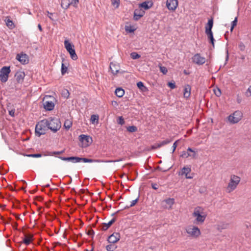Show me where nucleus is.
<instances>
[{
    "instance_id": "f257e3e1",
    "label": "nucleus",
    "mask_w": 251,
    "mask_h": 251,
    "mask_svg": "<svg viewBox=\"0 0 251 251\" xmlns=\"http://www.w3.org/2000/svg\"><path fill=\"white\" fill-rule=\"evenodd\" d=\"M192 215L195 218L194 223L197 225L203 224L207 216L204 209L200 206H197L194 208Z\"/></svg>"
},
{
    "instance_id": "f03ea898",
    "label": "nucleus",
    "mask_w": 251,
    "mask_h": 251,
    "mask_svg": "<svg viewBox=\"0 0 251 251\" xmlns=\"http://www.w3.org/2000/svg\"><path fill=\"white\" fill-rule=\"evenodd\" d=\"M48 128L55 133L60 129L61 127V123L58 118L50 117L47 119Z\"/></svg>"
},
{
    "instance_id": "7ed1b4c3",
    "label": "nucleus",
    "mask_w": 251,
    "mask_h": 251,
    "mask_svg": "<svg viewBox=\"0 0 251 251\" xmlns=\"http://www.w3.org/2000/svg\"><path fill=\"white\" fill-rule=\"evenodd\" d=\"M59 158L63 161H71L72 163H75L82 161L84 163H93L94 162H100V161L93 160V159H88L86 158H82L77 156H71V157H62L59 156Z\"/></svg>"
},
{
    "instance_id": "20e7f679",
    "label": "nucleus",
    "mask_w": 251,
    "mask_h": 251,
    "mask_svg": "<svg viewBox=\"0 0 251 251\" xmlns=\"http://www.w3.org/2000/svg\"><path fill=\"white\" fill-rule=\"evenodd\" d=\"M48 129L47 120H42L39 122L35 126V134L38 137L46 133L47 130Z\"/></svg>"
},
{
    "instance_id": "39448f33",
    "label": "nucleus",
    "mask_w": 251,
    "mask_h": 251,
    "mask_svg": "<svg viewBox=\"0 0 251 251\" xmlns=\"http://www.w3.org/2000/svg\"><path fill=\"white\" fill-rule=\"evenodd\" d=\"M240 181V178L235 175H232L230 177L229 182L226 188L228 193H230L235 190Z\"/></svg>"
},
{
    "instance_id": "423d86ee",
    "label": "nucleus",
    "mask_w": 251,
    "mask_h": 251,
    "mask_svg": "<svg viewBox=\"0 0 251 251\" xmlns=\"http://www.w3.org/2000/svg\"><path fill=\"white\" fill-rule=\"evenodd\" d=\"M186 233L191 237L198 238L201 234L200 228L194 225L188 226L186 229Z\"/></svg>"
},
{
    "instance_id": "0eeeda50",
    "label": "nucleus",
    "mask_w": 251,
    "mask_h": 251,
    "mask_svg": "<svg viewBox=\"0 0 251 251\" xmlns=\"http://www.w3.org/2000/svg\"><path fill=\"white\" fill-rule=\"evenodd\" d=\"M54 98L51 96H46L43 100L44 107L48 111H51L54 107L53 100Z\"/></svg>"
},
{
    "instance_id": "6e6552de",
    "label": "nucleus",
    "mask_w": 251,
    "mask_h": 251,
    "mask_svg": "<svg viewBox=\"0 0 251 251\" xmlns=\"http://www.w3.org/2000/svg\"><path fill=\"white\" fill-rule=\"evenodd\" d=\"M64 46L67 51L70 53L71 58L74 60H76L77 56L74 49V46L68 40H65Z\"/></svg>"
},
{
    "instance_id": "1a4fd4ad",
    "label": "nucleus",
    "mask_w": 251,
    "mask_h": 251,
    "mask_svg": "<svg viewBox=\"0 0 251 251\" xmlns=\"http://www.w3.org/2000/svg\"><path fill=\"white\" fill-rule=\"evenodd\" d=\"M242 113L237 110L228 117V120L230 123L234 124L238 123L242 119Z\"/></svg>"
},
{
    "instance_id": "9d476101",
    "label": "nucleus",
    "mask_w": 251,
    "mask_h": 251,
    "mask_svg": "<svg viewBox=\"0 0 251 251\" xmlns=\"http://www.w3.org/2000/svg\"><path fill=\"white\" fill-rule=\"evenodd\" d=\"M10 73V67H3L0 71V79L2 82H6Z\"/></svg>"
},
{
    "instance_id": "9b49d317",
    "label": "nucleus",
    "mask_w": 251,
    "mask_h": 251,
    "mask_svg": "<svg viewBox=\"0 0 251 251\" xmlns=\"http://www.w3.org/2000/svg\"><path fill=\"white\" fill-rule=\"evenodd\" d=\"M80 142L82 143L83 147H87L92 142V139L89 136L81 134L79 136Z\"/></svg>"
},
{
    "instance_id": "f8f14e48",
    "label": "nucleus",
    "mask_w": 251,
    "mask_h": 251,
    "mask_svg": "<svg viewBox=\"0 0 251 251\" xmlns=\"http://www.w3.org/2000/svg\"><path fill=\"white\" fill-rule=\"evenodd\" d=\"M197 155L196 152L193 150V149L191 148H188L187 149V151H183L182 152L180 157L184 158H187L188 157H191L193 158H196Z\"/></svg>"
},
{
    "instance_id": "ddd939ff",
    "label": "nucleus",
    "mask_w": 251,
    "mask_h": 251,
    "mask_svg": "<svg viewBox=\"0 0 251 251\" xmlns=\"http://www.w3.org/2000/svg\"><path fill=\"white\" fill-rule=\"evenodd\" d=\"M192 61L198 65H202L205 62V58L201 56L199 53H197L192 57Z\"/></svg>"
},
{
    "instance_id": "4468645a",
    "label": "nucleus",
    "mask_w": 251,
    "mask_h": 251,
    "mask_svg": "<svg viewBox=\"0 0 251 251\" xmlns=\"http://www.w3.org/2000/svg\"><path fill=\"white\" fill-rule=\"evenodd\" d=\"M166 6L170 10L175 11L178 6L177 0H167Z\"/></svg>"
},
{
    "instance_id": "2eb2a0df",
    "label": "nucleus",
    "mask_w": 251,
    "mask_h": 251,
    "mask_svg": "<svg viewBox=\"0 0 251 251\" xmlns=\"http://www.w3.org/2000/svg\"><path fill=\"white\" fill-rule=\"evenodd\" d=\"M120 239V235L118 232H114L108 238V241L110 243L114 244L117 243Z\"/></svg>"
},
{
    "instance_id": "dca6fc26",
    "label": "nucleus",
    "mask_w": 251,
    "mask_h": 251,
    "mask_svg": "<svg viewBox=\"0 0 251 251\" xmlns=\"http://www.w3.org/2000/svg\"><path fill=\"white\" fill-rule=\"evenodd\" d=\"M16 59L22 64H26L28 63V56L26 54H18Z\"/></svg>"
},
{
    "instance_id": "f3484780",
    "label": "nucleus",
    "mask_w": 251,
    "mask_h": 251,
    "mask_svg": "<svg viewBox=\"0 0 251 251\" xmlns=\"http://www.w3.org/2000/svg\"><path fill=\"white\" fill-rule=\"evenodd\" d=\"M191 169L189 167H184L182 169L181 172L179 173V175L185 176L186 178L191 179L193 176H189L188 174L191 172Z\"/></svg>"
},
{
    "instance_id": "a211bd4d",
    "label": "nucleus",
    "mask_w": 251,
    "mask_h": 251,
    "mask_svg": "<svg viewBox=\"0 0 251 251\" xmlns=\"http://www.w3.org/2000/svg\"><path fill=\"white\" fill-rule=\"evenodd\" d=\"M145 14V12L144 11L141 10V9H135L134 12V16L133 19L135 21H138Z\"/></svg>"
},
{
    "instance_id": "6ab92c4d",
    "label": "nucleus",
    "mask_w": 251,
    "mask_h": 251,
    "mask_svg": "<svg viewBox=\"0 0 251 251\" xmlns=\"http://www.w3.org/2000/svg\"><path fill=\"white\" fill-rule=\"evenodd\" d=\"M139 7L143 8L145 10H148L153 5V2L151 0L144 1L139 4Z\"/></svg>"
},
{
    "instance_id": "aec40b11",
    "label": "nucleus",
    "mask_w": 251,
    "mask_h": 251,
    "mask_svg": "<svg viewBox=\"0 0 251 251\" xmlns=\"http://www.w3.org/2000/svg\"><path fill=\"white\" fill-rule=\"evenodd\" d=\"M109 67L112 73L114 75L117 74L119 71L120 66L117 64L111 63Z\"/></svg>"
},
{
    "instance_id": "412c9836",
    "label": "nucleus",
    "mask_w": 251,
    "mask_h": 251,
    "mask_svg": "<svg viewBox=\"0 0 251 251\" xmlns=\"http://www.w3.org/2000/svg\"><path fill=\"white\" fill-rule=\"evenodd\" d=\"M25 76V74L24 72L22 71H18L15 75L16 79L18 82H22Z\"/></svg>"
},
{
    "instance_id": "4be33fe9",
    "label": "nucleus",
    "mask_w": 251,
    "mask_h": 251,
    "mask_svg": "<svg viewBox=\"0 0 251 251\" xmlns=\"http://www.w3.org/2000/svg\"><path fill=\"white\" fill-rule=\"evenodd\" d=\"M164 202L166 203V205L164 207L168 209H171L172 208L173 205L175 203V200L173 198H169L164 201Z\"/></svg>"
},
{
    "instance_id": "5701e85b",
    "label": "nucleus",
    "mask_w": 251,
    "mask_h": 251,
    "mask_svg": "<svg viewBox=\"0 0 251 251\" xmlns=\"http://www.w3.org/2000/svg\"><path fill=\"white\" fill-rule=\"evenodd\" d=\"M171 140L169 139H166L164 141H163L159 143L156 144L152 146V148L153 149H156L163 146L165 145L168 144V143L171 142Z\"/></svg>"
},
{
    "instance_id": "b1692460",
    "label": "nucleus",
    "mask_w": 251,
    "mask_h": 251,
    "mask_svg": "<svg viewBox=\"0 0 251 251\" xmlns=\"http://www.w3.org/2000/svg\"><path fill=\"white\" fill-rule=\"evenodd\" d=\"M5 22L6 26L10 29L15 28V26L13 21L10 19L9 17L7 16L5 18Z\"/></svg>"
},
{
    "instance_id": "393cba45",
    "label": "nucleus",
    "mask_w": 251,
    "mask_h": 251,
    "mask_svg": "<svg viewBox=\"0 0 251 251\" xmlns=\"http://www.w3.org/2000/svg\"><path fill=\"white\" fill-rule=\"evenodd\" d=\"M62 64H61V74L62 75H65L67 72L68 70V64L66 63H65V59L62 58Z\"/></svg>"
},
{
    "instance_id": "a878e982",
    "label": "nucleus",
    "mask_w": 251,
    "mask_h": 251,
    "mask_svg": "<svg viewBox=\"0 0 251 251\" xmlns=\"http://www.w3.org/2000/svg\"><path fill=\"white\" fill-rule=\"evenodd\" d=\"M115 222V219H112L108 223L103 224L101 229L103 230H107L114 222Z\"/></svg>"
},
{
    "instance_id": "bb28decb",
    "label": "nucleus",
    "mask_w": 251,
    "mask_h": 251,
    "mask_svg": "<svg viewBox=\"0 0 251 251\" xmlns=\"http://www.w3.org/2000/svg\"><path fill=\"white\" fill-rule=\"evenodd\" d=\"M191 94V87L190 85H186L184 89L183 95L185 98H188Z\"/></svg>"
},
{
    "instance_id": "cd10ccee",
    "label": "nucleus",
    "mask_w": 251,
    "mask_h": 251,
    "mask_svg": "<svg viewBox=\"0 0 251 251\" xmlns=\"http://www.w3.org/2000/svg\"><path fill=\"white\" fill-rule=\"evenodd\" d=\"M205 33L207 34L208 38L210 40V42L212 44L213 47H214V39L212 31H205Z\"/></svg>"
},
{
    "instance_id": "c85d7f7f",
    "label": "nucleus",
    "mask_w": 251,
    "mask_h": 251,
    "mask_svg": "<svg viewBox=\"0 0 251 251\" xmlns=\"http://www.w3.org/2000/svg\"><path fill=\"white\" fill-rule=\"evenodd\" d=\"M213 25V20L212 18L209 19L208 21V23L206 24L205 26V31H212V28Z\"/></svg>"
},
{
    "instance_id": "c756f323",
    "label": "nucleus",
    "mask_w": 251,
    "mask_h": 251,
    "mask_svg": "<svg viewBox=\"0 0 251 251\" xmlns=\"http://www.w3.org/2000/svg\"><path fill=\"white\" fill-rule=\"evenodd\" d=\"M115 93L117 97L121 98L124 95L125 91L122 88H118L116 89Z\"/></svg>"
},
{
    "instance_id": "7c9ffc66",
    "label": "nucleus",
    "mask_w": 251,
    "mask_h": 251,
    "mask_svg": "<svg viewBox=\"0 0 251 251\" xmlns=\"http://www.w3.org/2000/svg\"><path fill=\"white\" fill-rule=\"evenodd\" d=\"M32 235H30L29 236L26 235L23 240V243L26 245H28L32 240Z\"/></svg>"
},
{
    "instance_id": "2f4dec72",
    "label": "nucleus",
    "mask_w": 251,
    "mask_h": 251,
    "mask_svg": "<svg viewBox=\"0 0 251 251\" xmlns=\"http://www.w3.org/2000/svg\"><path fill=\"white\" fill-rule=\"evenodd\" d=\"M62 97L65 99H68L69 97L70 93L67 89H63L61 92Z\"/></svg>"
},
{
    "instance_id": "473e14b6",
    "label": "nucleus",
    "mask_w": 251,
    "mask_h": 251,
    "mask_svg": "<svg viewBox=\"0 0 251 251\" xmlns=\"http://www.w3.org/2000/svg\"><path fill=\"white\" fill-rule=\"evenodd\" d=\"M72 126V122L69 120H65L64 126L66 129H69Z\"/></svg>"
},
{
    "instance_id": "72a5a7b5",
    "label": "nucleus",
    "mask_w": 251,
    "mask_h": 251,
    "mask_svg": "<svg viewBox=\"0 0 251 251\" xmlns=\"http://www.w3.org/2000/svg\"><path fill=\"white\" fill-rule=\"evenodd\" d=\"M93 160H95V159H93ZM96 160L100 161V162H98V163L100 162H105V163H111V162H119L123 160L122 158L118 159V160H99L97 159Z\"/></svg>"
},
{
    "instance_id": "f704fd0d",
    "label": "nucleus",
    "mask_w": 251,
    "mask_h": 251,
    "mask_svg": "<svg viewBox=\"0 0 251 251\" xmlns=\"http://www.w3.org/2000/svg\"><path fill=\"white\" fill-rule=\"evenodd\" d=\"M126 129L129 132H134L137 131V127L134 126H129L127 127Z\"/></svg>"
},
{
    "instance_id": "c9c22d12",
    "label": "nucleus",
    "mask_w": 251,
    "mask_h": 251,
    "mask_svg": "<svg viewBox=\"0 0 251 251\" xmlns=\"http://www.w3.org/2000/svg\"><path fill=\"white\" fill-rule=\"evenodd\" d=\"M91 122L94 124L95 122L98 123L99 121V116L96 115H92L90 118Z\"/></svg>"
},
{
    "instance_id": "e433bc0d",
    "label": "nucleus",
    "mask_w": 251,
    "mask_h": 251,
    "mask_svg": "<svg viewBox=\"0 0 251 251\" xmlns=\"http://www.w3.org/2000/svg\"><path fill=\"white\" fill-rule=\"evenodd\" d=\"M117 247L115 245L110 244L106 246V249L107 251H114Z\"/></svg>"
},
{
    "instance_id": "4c0bfd02",
    "label": "nucleus",
    "mask_w": 251,
    "mask_h": 251,
    "mask_svg": "<svg viewBox=\"0 0 251 251\" xmlns=\"http://www.w3.org/2000/svg\"><path fill=\"white\" fill-rule=\"evenodd\" d=\"M138 201V198H137L135 200L132 201L131 202V204H130V205H126V206H125L124 207V209L128 208L129 207H132V206H134L136 204V203Z\"/></svg>"
},
{
    "instance_id": "58836bf2",
    "label": "nucleus",
    "mask_w": 251,
    "mask_h": 251,
    "mask_svg": "<svg viewBox=\"0 0 251 251\" xmlns=\"http://www.w3.org/2000/svg\"><path fill=\"white\" fill-rule=\"evenodd\" d=\"M131 57L133 59H136L139 58L141 56L136 52H131L130 54Z\"/></svg>"
},
{
    "instance_id": "ea45409f",
    "label": "nucleus",
    "mask_w": 251,
    "mask_h": 251,
    "mask_svg": "<svg viewBox=\"0 0 251 251\" xmlns=\"http://www.w3.org/2000/svg\"><path fill=\"white\" fill-rule=\"evenodd\" d=\"M137 87L142 91H144L146 89V87L144 86L143 83L141 81H139L137 83Z\"/></svg>"
},
{
    "instance_id": "a19ab883",
    "label": "nucleus",
    "mask_w": 251,
    "mask_h": 251,
    "mask_svg": "<svg viewBox=\"0 0 251 251\" xmlns=\"http://www.w3.org/2000/svg\"><path fill=\"white\" fill-rule=\"evenodd\" d=\"M229 226V224L227 223H221L220 225H219V229H226Z\"/></svg>"
},
{
    "instance_id": "79ce46f5",
    "label": "nucleus",
    "mask_w": 251,
    "mask_h": 251,
    "mask_svg": "<svg viewBox=\"0 0 251 251\" xmlns=\"http://www.w3.org/2000/svg\"><path fill=\"white\" fill-rule=\"evenodd\" d=\"M237 23V17H236L234 21L232 22L231 26L230 28V31H232L234 28V27L236 25Z\"/></svg>"
},
{
    "instance_id": "37998d69",
    "label": "nucleus",
    "mask_w": 251,
    "mask_h": 251,
    "mask_svg": "<svg viewBox=\"0 0 251 251\" xmlns=\"http://www.w3.org/2000/svg\"><path fill=\"white\" fill-rule=\"evenodd\" d=\"M125 30L126 32L131 33L134 32L135 29H134L131 26H126Z\"/></svg>"
},
{
    "instance_id": "c03bdc74",
    "label": "nucleus",
    "mask_w": 251,
    "mask_h": 251,
    "mask_svg": "<svg viewBox=\"0 0 251 251\" xmlns=\"http://www.w3.org/2000/svg\"><path fill=\"white\" fill-rule=\"evenodd\" d=\"M79 2V0H71V1L68 3V5H66V8H67L68 5L72 4L74 6H75Z\"/></svg>"
},
{
    "instance_id": "a18cd8bd",
    "label": "nucleus",
    "mask_w": 251,
    "mask_h": 251,
    "mask_svg": "<svg viewBox=\"0 0 251 251\" xmlns=\"http://www.w3.org/2000/svg\"><path fill=\"white\" fill-rule=\"evenodd\" d=\"M112 4L116 8H118L120 4V0H112Z\"/></svg>"
},
{
    "instance_id": "49530a36",
    "label": "nucleus",
    "mask_w": 251,
    "mask_h": 251,
    "mask_svg": "<svg viewBox=\"0 0 251 251\" xmlns=\"http://www.w3.org/2000/svg\"><path fill=\"white\" fill-rule=\"evenodd\" d=\"M160 71L164 75H165L168 72V70L164 66H160L159 67Z\"/></svg>"
},
{
    "instance_id": "de8ad7c7",
    "label": "nucleus",
    "mask_w": 251,
    "mask_h": 251,
    "mask_svg": "<svg viewBox=\"0 0 251 251\" xmlns=\"http://www.w3.org/2000/svg\"><path fill=\"white\" fill-rule=\"evenodd\" d=\"M28 157H40L42 156V154L40 153H36V154H29L26 155Z\"/></svg>"
},
{
    "instance_id": "09e8293b",
    "label": "nucleus",
    "mask_w": 251,
    "mask_h": 251,
    "mask_svg": "<svg viewBox=\"0 0 251 251\" xmlns=\"http://www.w3.org/2000/svg\"><path fill=\"white\" fill-rule=\"evenodd\" d=\"M238 48L241 51H244L245 49V46L243 42H240L238 45Z\"/></svg>"
},
{
    "instance_id": "8fccbe9b",
    "label": "nucleus",
    "mask_w": 251,
    "mask_h": 251,
    "mask_svg": "<svg viewBox=\"0 0 251 251\" xmlns=\"http://www.w3.org/2000/svg\"><path fill=\"white\" fill-rule=\"evenodd\" d=\"M245 95L247 97H249L251 96V85L247 89V91L245 93Z\"/></svg>"
},
{
    "instance_id": "3c124183",
    "label": "nucleus",
    "mask_w": 251,
    "mask_h": 251,
    "mask_svg": "<svg viewBox=\"0 0 251 251\" xmlns=\"http://www.w3.org/2000/svg\"><path fill=\"white\" fill-rule=\"evenodd\" d=\"M118 123L121 125H123L125 124L124 119L122 116L119 117Z\"/></svg>"
},
{
    "instance_id": "603ef678",
    "label": "nucleus",
    "mask_w": 251,
    "mask_h": 251,
    "mask_svg": "<svg viewBox=\"0 0 251 251\" xmlns=\"http://www.w3.org/2000/svg\"><path fill=\"white\" fill-rule=\"evenodd\" d=\"M214 93L217 97H220L221 95V90L219 88L214 90Z\"/></svg>"
},
{
    "instance_id": "864d4df0",
    "label": "nucleus",
    "mask_w": 251,
    "mask_h": 251,
    "mask_svg": "<svg viewBox=\"0 0 251 251\" xmlns=\"http://www.w3.org/2000/svg\"><path fill=\"white\" fill-rule=\"evenodd\" d=\"M64 151H65L64 150H62L61 151H53V152H52L50 153V155H55V154H62V153H63L64 152Z\"/></svg>"
},
{
    "instance_id": "5fc2aeb1",
    "label": "nucleus",
    "mask_w": 251,
    "mask_h": 251,
    "mask_svg": "<svg viewBox=\"0 0 251 251\" xmlns=\"http://www.w3.org/2000/svg\"><path fill=\"white\" fill-rule=\"evenodd\" d=\"M178 141V140L176 141L173 145V151H172V153L174 152L175 151L176 148L177 147V142Z\"/></svg>"
},
{
    "instance_id": "6e6d98bb",
    "label": "nucleus",
    "mask_w": 251,
    "mask_h": 251,
    "mask_svg": "<svg viewBox=\"0 0 251 251\" xmlns=\"http://www.w3.org/2000/svg\"><path fill=\"white\" fill-rule=\"evenodd\" d=\"M168 85L171 89H174L176 87V85L175 83L169 82Z\"/></svg>"
},
{
    "instance_id": "4d7b16f0",
    "label": "nucleus",
    "mask_w": 251,
    "mask_h": 251,
    "mask_svg": "<svg viewBox=\"0 0 251 251\" xmlns=\"http://www.w3.org/2000/svg\"><path fill=\"white\" fill-rule=\"evenodd\" d=\"M9 114L12 116L14 117L15 116V109H12L9 111Z\"/></svg>"
},
{
    "instance_id": "13d9d810",
    "label": "nucleus",
    "mask_w": 251,
    "mask_h": 251,
    "mask_svg": "<svg viewBox=\"0 0 251 251\" xmlns=\"http://www.w3.org/2000/svg\"><path fill=\"white\" fill-rule=\"evenodd\" d=\"M151 187L154 190H157L158 188V186L156 183H152L151 184Z\"/></svg>"
},
{
    "instance_id": "bf43d9fd",
    "label": "nucleus",
    "mask_w": 251,
    "mask_h": 251,
    "mask_svg": "<svg viewBox=\"0 0 251 251\" xmlns=\"http://www.w3.org/2000/svg\"><path fill=\"white\" fill-rule=\"evenodd\" d=\"M47 13H48V16L49 17V18L51 20H53V19L52 18V16L53 15V14L51 13H50L49 12V11L47 12Z\"/></svg>"
},
{
    "instance_id": "052dcab7",
    "label": "nucleus",
    "mask_w": 251,
    "mask_h": 251,
    "mask_svg": "<svg viewBox=\"0 0 251 251\" xmlns=\"http://www.w3.org/2000/svg\"><path fill=\"white\" fill-rule=\"evenodd\" d=\"M228 57H229V55H228V50H226V61H227L228 59Z\"/></svg>"
},
{
    "instance_id": "680f3d73",
    "label": "nucleus",
    "mask_w": 251,
    "mask_h": 251,
    "mask_svg": "<svg viewBox=\"0 0 251 251\" xmlns=\"http://www.w3.org/2000/svg\"><path fill=\"white\" fill-rule=\"evenodd\" d=\"M242 99L241 98H238L237 99V102L238 103H240L241 102Z\"/></svg>"
},
{
    "instance_id": "e2e57ef3",
    "label": "nucleus",
    "mask_w": 251,
    "mask_h": 251,
    "mask_svg": "<svg viewBox=\"0 0 251 251\" xmlns=\"http://www.w3.org/2000/svg\"><path fill=\"white\" fill-rule=\"evenodd\" d=\"M38 27L40 31H42V28L40 24H38Z\"/></svg>"
},
{
    "instance_id": "0e129e2a",
    "label": "nucleus",
    "mask_w": 251,
    "mask_h": 251,
    "mask_svg": "<svg viewBox=\"0 0 251 251\" xmlns=\"http://www.w3.org/2000/svg\"><path fill=\"white\" fill-rule=\"evenodd\" d=\"M112 104H113V105H114V104L116 105V104H117V102H116V101H113L112 102Z\"/></svg>"
},
{
    "instance_id": "69168bd1",
    "label": "nucleus",
    "mask_w": 251,
    "mask_h": 251,
    "mask_svg": "<svg viewBox=\"0 0 251 251\" xmlns=\"http://www.w3.org/2000/svg\"><path fill=\"white\" fill-rule=\"evenodd\" d=\"M241 59H245V56L243 55L242 57H241Z\"/></svg>"
},
{
    "instance_id": "338daca9",
    "label": "nucleus",
    "mask_w": 251,
    "mask_h": 251,
    "mask_svg": "<svg viewBox=\"0 0 251 251\" xmlns=\"http://www.w3.org/2000/svg\"><path fill=\"white\" fill-rule=\"evenodd\" d=\"M184 73L186 75L187 74V73L186 72V71H184Z\"/></svg>"
},
{
    "instance_id": "774afa93",
    "label": "nucleus",
    "mask_w": 251,
    "mask_h": 251,
    "mask_svg": "<svg viewBox=\"0 0 251 251\" xmlns=\"http://www.w3.org/2000/svg\"><path fill=\"white\" fill-rule=\"evenodd\" d=\"M63 4H64V3H63V2H62V4H61V5H62V6L63 7Z\"/></svg>"
}]
</instances>
